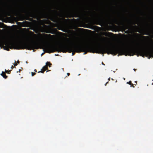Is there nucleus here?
<instances>
[{"label":"nucleus","instance_id":"obj_10","mask_svg":"<svg viewBox=\"0 0 153 153\" xmlns=\"http://www.w3.org/2000/svg\"><path fill=\"white\" fill-rule=\"evenodd\" d=\"M134 52H132L131 54H129V55L130 56H133L134 54Z\"/></svg>","mask_w":153,"mask_h":153},{"label":"nucleus","instance_id":"obj_2","mask_svg":"<svg viewBox=\"0 0 153 153\" xmlns=\"http://www.w3.org/2000/svg\"><path fill=\"white\" fill-rule=\"evenodd\" d=\"M10 42L7 39L0 37V47H3L4 50H9Z\"/></svg>","mask_w":153,"mask_h":153},{"label":"nucleus","instance_id":"obj_20","mask_svg":"<svg viewBox=\"0 0 153 153\" xmlns=\"http://www.w3.org/2000/svg\"><path fill=\"white\" fill-rule=\"evenodd\" d=\"M72 55H74V53H72Z\"/></svg>","mask_w":153,"mask_h":153},{"label":"nucleus","instance_id":"obj_7","mask_svg":"<svg viewBox=\"0 0 153 153\" xmlns=\"http://www.w3.org/2000/svg\"><path fill=\"white\" fill-rule=\"evenodd\" d=\"M64 46L67 48H71L72 47V45L70 44H66Z\"/></svg>","mask_w":153,"mask_h":153},{"label":"nucleus","instance_id":"obj_14","mask_svg":"<svg viewBox=\"0 0 153 153\" xmlns=\"http://www.w3.org/2000/svg\"><path fill=\"white\" fill-rule=\"evenodd\" d=\"M13 65H12V66H11V69H13Z\"/></svg>","mask_w":153,"mask_h":153},{"label":"nucleus","instance_id":"obj_12","mask_svg":"<svg viewBox=\"0 0 153 153\" xmlns=\"http://www.w3.org/2000/svg\"><path fill=\"white\" fill-rule=\"evenodd\" d=\"M127 83L131 85V81H130L129 82H127Z\"/></svg>","mask_w":153,"mask_h":153},{"label":"nucleus","instance_id":"obj_22","mask_svg":"<svg viewBox=\"0 0 153 153\" xmlns=\"http://www.w3.org/2000/svg\"><path fill=\"white\" fill-rule=\"evenodd\" d=\"M135 82L136 84L137 83V82Z\"/></svg>","mask_w":153,"mask_h":153},{"label":"nucleus","instance_id":"obj_8","mask_svg":"<svg viewBox=\"0 0 153 153\" xmlns=\"http://www.w3.org/2000/svg\"><path fill=\"white\" fill-rule=\"evenodd\" d=\"M1 75L5 79H6L7 78V76L5 75L4 73V72H2V73L1 74Z\"/></svg>","mask_w":153,"mask_h":153},{"label":"nucleus","instance_id":"obj_19","mask_svg":"<svg viewBox=\"0 0 153 153\" xmlns=\"http://www.w3.org/2000/svg\"><path fill=\"white\" fill-rule=\"evenodd\" d=\"M34 71H35V72H36V70H34Z\"/></svg>","mask_w":153,"mask_h":153},{"label":"nucleus","instance_id":"obj_15","mask_svg":"<svg viewBox=\"0 0 153 153\" xmlns=\"http://www.w3.org/2000/svg\"><path fill=\"white\" fill-rule=\"evenodd\" d=\"M48 37V36L47 35L45 36V38H47Z\"/></svg>","mask_w":153,"mask_h":153},{"label":"nucleus","instance_id":"obj_1","mask_svg":"<svg viewBox=\"0 0 153 153\" xmlns=\"http://www.w3.org/2000/svg\"><path fill=\"white\" fill-rule=\"evenodd\" d=\"M25 42L24 43L25 48L28 49H31L33 48L32 42L35 41L44 42V40L41 38L40 36H38L35 34L31 36H26L25 38Z\"/></svg>","mask_w":153,"mask_h":153},{"label":"nucleus","instance_id":"obj_24","mask_svg":"<svg viewBox=\"0 0 153 153\" xmlns=\"http://www.w3.org/2000/svg\"><path fill=\"white\" fill-rule=\"evenodd\" d=\"M106 84H107V83H105V85H106Z\"/></svg>","mask_w":153,"mask_h":153},{"label":"nucleus","instance_id":"obj_16","mask_svg":"<svg viewBox=\"0 0 153 153\" xmlns=\"http://www.w3.org/2000/svg\"><path fill=\"white\" fill-rule=\"evenodd\" d=\"M67 74L68 76L69 75V73H67Z\"/></svg>","mask_w":153,"mask_h":153},{"label":"nucleus","instance_id":"obj_4","mask_svg":"<svg viewBox=\"0 0 153 153\" xmlns=\"http://www.w3.org/2000/svg\"><path fill=\"white\" fill-rule=\"evenodd\" d=\"M140 51L145 53H150L153 56V48H143L140 49Z\"/></svg>","mask_w":153,"mask_h":153},{"label":"nucleus","instance_id":"obj_23","mask_svg":"<svg viewBox=\"0 0 153 153\" xmlns=\"http://www.w3.org/2000/svg\"><path fill=\"white\" fill-rule=\"evenodd\" d=\"M108 79L109 80H110V78Z\"/></svg>","mask_w":153,"mask_h":153},{"label":"nucleus","instance_id":"obj_25","mask_svg":"<svg viewBox=\"0 0 153 153\" xmlns=\"http://www.w3.org/2000/svg\"><path fill=\"white\" fill-rule=\"evenodd\" d=\"M102 64L103 65V63L102 62Z\"/></svg>","mask_w":153,"mask_h":153},{"label":"nucleus","instance_id":"obj_5","mask_svg":"<svg viewBox=\"0 0 153 153\" xmlns=\"http://www.w3.org/2000/svg\"><path fill=\"white\" fill-rule=\"evenodd\" d=\"M51 65V64L49 62H47L46 63V65L44 66L42 69V71H40V72L43 73V72L45 71L46 69H47V66H49V67H50Z\"/></svg>","mask_w":153,"mask_h":153},{"label":"nucleus","instance_id":"obj_6","mask_svg":"<svg viewBox=\"0 0 153 153\" xmlns=\"http://www.w3.org/2000/svg\"><path fill=\"white\" fill-rule=\"evenodd\" d=\"M100 52H101L102 53H105L106 52L105 48H104V47L100 48Z\"/></svg>","mask_w":153,"mask_h":153},{"label":"nucleus","instance_id":"obj_13","mask_svg":"<svg viewBox=\"0 0 153 153\" xmlns=\"http://www.w3.org/2000/svg\"><path fill=\"white\" fill-rule=\"evenodd\" d=\"M16 63V61H15V64H13L14 65V66H16V65H17V63Z\"/></svg>","mask_w":153,"mask_h":153},{"label":"nucleus","instance_id":"obj_18","mask_svg":"<svg viewBox=\"0 0 153 153\" xmlns=\"http://www.w3.org/2000/svg\"><path fill=\"white\" fill-rule=\"evenodd\" d=\"M17 49H20V48L19 47L18 48H17Z\"/></svg>","mask_w":153,"mask_h":153},{"label":"nucleus","instance_id":"obj_21","mask_svg":"<svg viewBox=\"0 0 153 153\" xmlns=\"http://www.w3.org/2000/svg\"><path fill=\"white\" fill-rule=\"evenodd\" d=\"M17 63H19V61H18Z\"/></svg>","mask_w":153,"mask_h":153},{"label":"nucleus","instance_id":"obj_9","mask_svg":"<svg viewBox=\"0 0 153 153\" xmlns=\"http://www.w3.org/2000/svg\"><path fill=\"white\" fill-rule=\"evenodd\" d=\"M104 44H107L108 43V42L107 41V40H105V39H104Z\"/></svg>","mask_w":153,"mask_h":153},{"label":"nucleus","instance_id":"obj_11","mask_svg":"<svg viewBox=\"0 0 153 153\" xmlns=\"http://www.w3.org/2000/svg\"><path fill=\"white\" fill-rule=\"evenodd\" d=\"M31 74H32V76H33L35 74V73L32 72Z\"/></svg>","mask_w":153,"mask_h":153},{"label":"nucleus","instance_id":"obj_3","mask_svg":"<svg viewBox=\"0 0 153 153\" xmlns=\"http://www.w3.org/2000/svg\"><path fill=\"white\" fill-rule=\"evenodd\" d=\"M42 48L45 52L48 53L53 52L55 51V45L51 44L44 43L42 46Z\"/></svg>","mask_w":153,"mask_h":153},{"label":"nucleus","instance_id":"obj_17","mask_svg":"<svg viewBox=\"0 0 153 153\" xmlns=\"http://www.w3.org/2000/svg\"><path fill=\"white\" fill-rule=\"evenodd\" d=\"M44 54V53H42V54H41V56H42Z\"/></svg>","mask_w":153,"mask_h":153}]
</instances>
